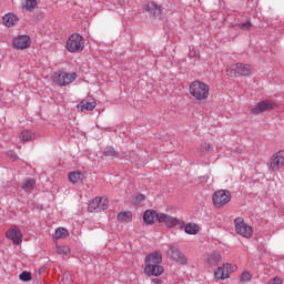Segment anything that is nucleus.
<instances>
[{
  "instance_id": "obj_17",
  "label": "nucleus",
  "mask_w": 284,
  "mask_h": 284,
  "mask_svg": "<svg viewBox=\"0 0 284 284\" xmlns=\"http://www.w3.org/2000/svg\"><path fill=\"white\" fill-rule=\"evenodd\" d=\"M145 265H161L163 263V253L160 251L152 252L145 256Z\"/></svg>"
},
{
  "instance_id": "obj_37",
  "label": "nucleus",
  "mask_w": 284,
  "mask_h": 284,
  "mask_svg": "<svg viewBox=\"0 0 284 284\" xmlns=\"http://www.w3.org/2000/svg\"><path fill=\"white\" fill-rule=\"evenodd\" d=\"M8 155L12 159V161H17V159H18L17 154H14V152H12V151H9Z\"/></svg>"
},
{
  "instance_id": "obj_34",
  "label": "nucleus",
  "mask_w": 284,
  "mask_h": 284,
  "mask_svg": "<svg viewBox=\"0 0 284 284\" xmlns=\"http://www.w3.org/2000/svg\"><path fill=\"white\" fill-rule=\"evenodd\" d=\"M24 8L26 10H34L37 8V0H27Z\"/></svg>"
},
{
  "instance_id": "obj_4",
  "label": "nucleus",
  "mask_w": 284,
  "mask_h": 284,
  "mask_svg": "<svg viewBox=\"0 0 284 284\" xmlns=\"http://www.w3.org/2000/svg\"><path fill=\"white\" fill-rule=\"evenodd\" d=\"M52 80H53V83H57V85H60L61 88H63L77 81V73L75 72L68 73L65 71H55L52 75Z\"/></svg>"
},
{
  "instance_id": "obj_36",
  "label": "nucleus",
  "mask_w": 284,
  "mask_h": 284,
  "mask_svg": "<svg viewBox=\"0 0 284 284\" xmlns=\"http://www.w3.org/2000/svg\"><path fill=\"white\" fill-rule=\"evenodd\" d=\"M239 28L240 30H250V28H252V22L246 21V22L240 23Z\"/></svg>"
},
{
  "instance_id": "obj_3",
  "label": "nucleus",
  "mask_w": 284,
  "mask_h": 284,
  "mask_svg": "<svg viewBox=\"0 0 284 284\" xmlns=\"http://www.w3.org/2000/svg\"><path fill=\"white\" fill-rule=\"evenodd\" d=\"M85 49V40L81 34L73 33L71 34L65 42V50L71 54H79L82 50Z\"/></svg>"
},
{
  "instance_id": "obj_22",
  "label": "nucleus",
  "mask_w": 284,
  "mask_h": 284,
  "mask_svg": "<svg viewBox=\"0 0 284 284\" xmlns=\"http://www.w3.org/2000/svg\"><path fill=\"white\" fill-rule=\"evenodd\" d=\"M85 175L81 171H73L68 174L70 183L77 184L82 183Z\"/></svg>"
},
{
  "instance_id": "obj_15",
  "label": "nucleus",
  "mask_w": 284,
  "mask_h": 284,
  "mask_svg": "<svg viewBox=\"0 0 284 284\" xmlns=\"http://www.w3.org/2000/svg\"><path fill=\"white\" fill-rule=\"evenodd\" d=\"M165 272V268L161 264H145L144 274L145 276H161Z\"/></svg>"
},
{
  "instance_id": "obj_38",
  "label": "nucleus",
  "mask_w": 284,
  "mask_h": 284,
  "mask_svg": "<svg viewBox=\"0 0 284 284\" xmlns=\"http://www.w3.org/2000/svg\"><path fill=\"white\" fill-rule=\"evenodd\" d=\"M152 283H154V284H162L163 280H161V278H153Z\"/></svg>"
},
{
  "instance_id": "obj_19",
  "label": "nucleus",
  "mask_w": 284,
  "mask_h": 284,
  "mask_svg": "<svg viewBox=\"0 0 284 284\" xmlns=\"http://www.w3.org/2000/svg\"><path fill=\"white\" fill-rule=\"evenodd\" d=\"M146 225H154V221H159V213L154 210H146L143 215Z\"/></svg>"
},
{
  "instance_id": "obj_2",
  "label": "nucleus",
  "mask_w": 284,
  "mask_h": 284,
  "mask_svg": "<svg viewBox=\"0 0 284 284\" xmlns=\"http://www.w3.org/2000/svg\"><path fill=\"white\" fill-rule=\"evenodd\" d=\"M227 77H252L254 67L247 63H234L226 68Z\"/></svg>"
},
{
  "instance_id": "obj_29",
  "label": "nucleus",
  "mask_w": 284,
  "mask_h": 284,
  "mask_svg": "<svg viewBox=\"0 0 284 284\" xmlns=\"http://www.w3.org/2000/svg\"><path fill=\"white\" fill-rule=\"evenodd\" d=\"M103 152L104 156H111V159H118L119 156V152H116L112 146H106Z\"/></svg>"
},
{
  "instance_id": "obj_25",
  "label": "nucleus",
  "mask_w": 284,
  "mask_h": 284,
  "mask_svg": "<svg viewBox=\"0 0 284 284\" xmlns=\"http://www.w3.org/2000/svg\"><path fill=\"white\" fill-rule=\"evenodd\" d=\"M70 236V232L65 230L64 227H59L55 230V233L53 235L54 241H59V239H68Z\"/></svg>"
},
{
  "instance_id": "obj_32",
  "label": "nucleus",
  "mask_w": 284,
  "mask_h": 284,
  "mask_svg": "<svg viewBox=\"0 0 284 284\" xmlns=\"http://www.w3.org/2000/svg\"><path fill=\"white\" fill-rule=\"evenodd\" d=\"M19 278H20V281L28 283L29 281H32V274L28 271H24L20 274Z\"/></svg>"
},
{
  "instance_id": "obj_18",
  "label": "nucleus",
  "mask_w": 284,
  "mask_h": 284,
  "mask_svg": "<svg viewBox=\"0 0 284 284\" xmlns=\"http://www.w3.org/2000/svg\"><path fill=\"white\" fill-rule=\"evenodd\" d=\"M2 23L6 28H14L19 23V17L14 13H7L2 17Z\"/></svg>"
},
{
  "instance_id": "obj_5",
  "label": "nucleus",
  "mask_w": 284,
  "mask_h": 284,
  "mask_svg": "<svg viewBox=\"0 0 284 284\" xmlns=\"http://www.w3.org/2000/svg\"><path fill=\"white\" fill-rule=\"evenodd\" d=\"M110 207V200L105 196H95L88 206L91 214H97L99 212H105Z\"/></svg>"
},
{
  "instance_id": "obj_26",
  "label": "nucleus",
  "mask_w": 284,
  "mask_h": 284,
  "mask_svg": "<svg viewBox=\"0 0 284 284\" xmlns=\"http://www.w3.org/2000/svg\"><path fill=\"white\" fill-rule=\"evenodd\" d=\"M19 139L20 141H22L23 143H27V141H32V139H34V134H32V132L28 131V130H23L21 131V133L19 134Z\"/></svg>"
},
{
  "instance_id": "obj_12",
  "label": "nucleus",
  "mask_w": 284,
  "mask_h": 284,
  "mask_svg": "<svg viewBox=\"0 0 284 284\" xmlns=\"http://www.w3.org/2000/svg\"><path fill=\"white\" fill-rule=\"evenodd\" d=\"M158 223H164L166 227H176V225H183V222L179 217H174L172 215L165 213H159Z\"/></svg>"
},
{
  "instance_id": "obj_10",
  "label": "nucleus",
  "mask_w": 284,
  "mask_h": 284,
  "mask_svg": "<svg viewBox=\"0 0 284 284\" xmlns=\"http://www.w3.org/2000/svg\"><path fill=\"white\" fill-rule=\"evenodd\" d=\"M278 104L272 100H264L257 102L252 109V114H263V112H267L268 110H276Z\"/></svg>"
},
{
  "instance_id": "obj_23",
  "label": "nucleus",
  "mask_w": 284,
  "mask_h": 284,
  "mask_svg": "<svg viewBox=\"0 0 284 284\" xmlns=\"http://www.w3.org/2000/svg\"><path fill=\"white\" fill-rule=\"evenodd\" d=\"M146 8L153 17H161L163 14V8L154 2H150Z\"/></svg>"
},
{
  "instance_id": "obj_8",
  "label": "nucleus",
  "mask_w": 284,
  "mask_h": 284,
  "mask_svg": "<svg viewBox=\"0 0 284 284\" xmlns=\"http://www.w3.org/2000/svg\"><path fill=\"white\" fill-rule=\"evenodd\" d=\"M232 272H234V266L230 263H224L222 266L215 268L213 276L215 281H227L232 276Z\"/></svg>"
},
{
  "instance_id": "obj_7",
  "label": "nucleus",
  "mask_w": 284,
  "mask_h": 284,
  "mask_svg": "<svg viewBox=\"0 0 284 284\" xmlns=\"http://www.w3.org/2000/svg\"><path fill=\"white\" fill-rule=\"evenodd\" d=\"M234 226H235V232L240 236H243V239H251L253 234L252 226L245 224V220L243 217H237L234 220Z\"/></svg>"
},
{
  "instance_id": "obj_1",
  "label": "nucleus",
  "mask_w": 284,
  "mask_h": 284,
  "mask_svg": "<svg viewBox=\"0 0 284 284\" xmlns=\"http://www.w3.org/2000/svg\"><path fill=\"white\" fill-rule=\"evenodd\" d=\"M189 94L196 103H205L210 99V84L194 80L189 84Z\"/></svg>"
},
{
  "instance_id": "obj_35",
  "label": "nucleus",
  "mask_w": 284,
  "mask_h": 284,
  "mask_svg": "<svg viewBox=\"0 0 284 284\" xmlns=\"http://www.w3.org/2000/svg\"><path fill=\"white\" fill-rule=\"evenodd\" d=\"M266 284H283V278L275 276V277L268 280V282Z\"/></svg>"
},
{
  "instance_id": "obj_24",
  "label": "nucleus",
  "mask_w": 284,
  "mask_h": 284,
  "mask_svg": "<svg viewBox=\"0 0 284 284\" xmlns=\"http://www.w3.org/2000/svg\"><path fill=\"white\" fill-rule=\"evenodd\" d=\"M94 108H97V101H87L83 100L80 102V104L78 105V110H81V112H83V110H87L89 112H92V110H94Z\"/></svg>"
},
{
  "instance_id": "obj_33",
  "label": "nucleus",
  "mask_w": 284,
  "mask_h": 284,
  "mask_svg": "<svg viewBox=\"0 0 284 284\" xmlns=\"http://www.w3.org/2000/svg\"><path fill=\"white\" fill-rule=\"evenodd\" d=\"M143 201H145V195L144 194H138L135 195L134 200H133V205H141L143 203Z\"/></svg>"
},
{
  "instance_id": "obj_11",
  "label": "nucleus",
  "mask_w": 284,
  "mask_h": 284,
  "mask_svg": "<svg viewBox=\"0 0 284 284\" xmlns=\"http://www.w3.org/2000/svg\"><path fill=\"white\" fill-rule=\"evenodd\" d=\"M284 166V150H281L272 155L268 162V170L271 172H278Z\"/></svg>"
},
{
  "instance_id": "obj_13",
  "label": "nucleus",
  "mask_w": 284,
  "mask_h": 284,
  "mask_svg": "<svg viewBox=\"0 0 284 284\" xmlns=\"http://www.w3.org/2000/svg\"><path fill=\"white\" fill-rule=\"evenodd\" d=\"M31 43L32 42L30 40V36H28V34L17 36L12 40V45H13L14 50H28V48H30Z\"/></svg>"
},
{
  "instance_id": "obj_9",
  "label": "nucleus",
  "mask_w": 284,
  "mask_h": 284,
  "mask_svg": "<svg viewBox=\"0 0 284 284\" xmlns=\"http://www.w3.org/2000/svg\"><path fill=\"white\" fill-rule=\"evenodd\" d=\"M166 255L169 258H172V261H175L178 265H187V256L181 253L178 246L170 245L166 250Z\"/></svg>"
},
{
  "instance_id": "obj_6",
  "label": "nucleus",
  "mask_w": 284,
  "mask_h": 284,
  "mask_svg": "<svg viewBox=\"0 0 284 284\" xmlns=\"http://www.w3.org/2000/svg\"><path fill=\"white\" fill-rule=\"evenodd\" d=\"M214 207L221 209L232 201V193L227 190L215 191L212 196Z\"/></svg>"
},
{
  "instance_id": "obj_14",
  "label": "nucleus",
  "mask_w": 284,
  "mask_h": 284,
  "mask_svg": "<svg viewBox=\"0 0 284 284\" xmlns=\"http://www.w3.org/2000/svg\"><path fill=\"white\" fill-rule=\"evenodd\" d=\"M6 236L12 241L13 245H21V243H23V233H21V230L17 226H11L7 231Z\"/></svg>"
},
{
  "instance_id": "obj_31",
  "label": "nucleus",
  "mask_w": 284,
  "mask_h": 284,
  "mask_svg": "<svg viewBox=\"0 0 284 284\" xmlns=\"http://www.w3.org/2000/svg\"><path fill=\"white\" fill-rule=\"evenodd\" d=\"M241 283H250L252 281V273L244 271L240 276Z\"/></svg>"
},
{
  "instance_id": "obj_28",
  "label": "nucleus",
  "mask_w": 284,
  "mask_h": 284,
  "mask_svg": "<svg viewBox=\"0 0 284 284\" xmlns=\"http://www.w3.org/2000/svg\"><path fill=\"white\" fill-rule=\"evenodd\" d=\"M34 185H37V181H34V180H26L22 183V190H24L26 192H30V190H34Z\"/></svg>"
},
{
  "instance_id": "obj_20",
  "label": "nucleus",
  "mask_w": 284,
  "mask_h": 284,
  "mask_svg": "<svg viewBox=\"0 0 284 284\" xmlns=\"http://www.w3.org/2000/svg\"><path fill=\"white\" fill-rule=\"evenodd\" d=\"M199 154L201 156H205V154H210L212 152H214V144H212V142H202L199 148H197Z\"/></svg>"
},
{
  "instance_id": "obj_30",
  "label": "nucleus",
  "mask_w": 284,
  "mask_h": 284,
  "mask_svg": "<svg viewBox=\"0 0 284 284\" xmlns=\"http://www.w3.org/2000/svg\"><path fill=\"white\" fill-rule=\"evenodd\" d=\"M57 254L60 256H69L70 255V246H55Z\"/></svg>"
},
{
  "instance_id": "obj_16",
  "label": "nucleus",
  "mask_w": 284,
  "mask_h": 284,
  "mask_svg": "<svg viewBox=\"0 0 284 284\" xmlns=\"http://www.w3.org/2000/svg\"><path fill=\"white\" fill-rule=\"evenodd\" d=\"M223 262V255L219 251H212L207 254L205 263L209 267H216L220 263Z\"/></svg>"
},
{
  "instance_id": "obj_27",
  "label": "nucleus",
  "mask_w": 284,
  "mask_h": 284,
  "mask_svg": "<svg viewBox=\"0 0 284 284\" xmlns=\"http://www.w3.org/2000/svg\"><path fill=\"white\" fill-rule=\"evenodd\" d=\"M199 225L194 224V223H189L185 225L184 231L186 234H199Z\"/></svg>"
},
{
  "instance_id": "obj_21",
  "label": "nucleus",
  "mask_w": 284,
  "mask_h": 284,
  "mask_svg": "<svg viewBox=\"0 0 284 284\" xmlns=\"http://www.w3.org/2000/svg\"><path fill=\"white\" fill-rule=\"evenodd\" d=\"M132 219H134L132 211H122L116 216L118 223H132Z\"/></svg>"
}]
</instances>
